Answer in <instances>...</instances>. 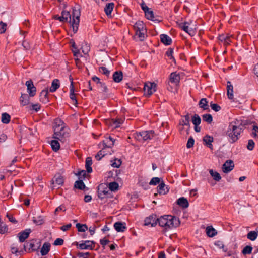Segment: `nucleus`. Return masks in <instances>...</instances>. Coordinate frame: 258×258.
Masks as SVG:
<instances>
[{"mask_svg": "<svg viewBox=\"0 0 258 258\" xmlns=\"http://www.w3.org/2000/svg\"><path fill=\"white\" fill-rule=\"evenodd\" d=\"M157 222L160 227L164 228L166 230L177 227L180 224L178 218L171 215H165L157 218Z\"/></svg>", "mask_w": 258, "mask_h": 258, "instance_id": "1", "label": "nucleus"}, {"mask_svg": "<svg viewBox=\"0 0 258 258\" xmlns=\"http://www.w3.org/2000/svg\"><path fill=\"white\" fill-rule=\"evenodd\" d=\"M39 100L44 104H46L49 102L47 89H43L41 91L39 94Z\"/></svg>", "mask_w": 258, "mask_h": 258, "instance_id": "16", "label": "nucleus"}, {"mask_svg": "<svg viewBox=\"0 0 258 258\" xmlns=\"http://www.w3.org/2000/svg\"><path fill=\"white\" fill-rule=\"evenodd\" d=\"M157 217L156 215L152 214L145 219V225L155 227L157 225Z\"/></svg>", "mask_w": 258, "mask_h": 258, "instance_id": "10", "label": "nucleus"}, {"mask_svg": "<svg viewBox=\"0 0 258 258\" xmlns=\"http://www.w3.org/2000/svg\"><path fill=\"white\" fill-rule=\"evenodd\" d=\"M194 143L195 141L194 138L192 137H189V138H188L187 143L186 144L187 148L188 149L192 148L194 146Z\"/></svg>", "mask_w": 258, "mask_h": 258, "instance_id": "56", "label": "nucleus"}, {"mask_svg": "<svg viewBox=\"0 0 258 258\" xmlns=\"http://www.w3.org/2000/svg\"><path fill=\"white\" fill-rule=\"evenodd\" d=\"M118 188V184L117 182H113L108 184V190L111 191H114L117 190Z\"/></svg>", "mask_w": 258, "mask_h": 258, "instance_id": "42", "label": "nucleus"}, {"mask_svg": "<svg viewBox=\"0 0 258 258\" xmlns=\"http://www.w3.org/2000/svg\"><path fill=\"white\" fill-rule=\"evenodd\" d=\"M179 125L182 126H189V116L188 114L185 115L184 119L181 120L180 122H179Z\"/></svg>", "mask_w": 258, "mask_h": 258, "instance_id": "35", "label": "nucleus"}, {"mask_svg": "<svg viewBox=\"0 0 258 258\" xmlns=\"http://www.w3.org/2000/svg\"><path fill=\"white\" fill-rule=\"evenodd\" d=\"M169 81L174 84H177L179 82V76L176 73H172L169 76Z\"/></svg>", "mask_w": 258, "mask_h": 258, "instance_id": "29", "label": "nucleus"}, {"mask_svg": "<svg viewBox=\"0 0 258 258\" xmlns=\"http://www.w3.org/2000/svg\"><path fill=\"white\" fill-rule=\"evenodd\" d=\"M26 246L28 248L29 250H31L32 251H35L37 250L38 248V247L35 246V243L33 241L27 243Z\"/></svg>", "mask_w": 258, "mask_h": 258, "instance_id": "43", "label": "nucleus"}, {"mask_svg": "<svg viewBox=\"0 0 258 258\" xmlns=\"http://www.w3.org/2000/svg\"><path fill=\"white\" fill-rule=\"evenodd\" d=\"M113 227L117 232H123L126 229L125 223L122 222H115Z\"/></svg>", "mask_w": 258, "mask_h": 258, "instance_id": "15", "label": "nucleus"}, {"mask_svg": "<svg viewBox=\"0 0 258 258\" xmlns=\"http://www.w3.org/2000/svg\"><path fill=\"white\" fill-rule=\"evenodd\" d=\"M75 187L76 188H78L80 190H83L85 188V185L84 182H83L82 180L76 181L75 182Z\"/></svg>", "mask_w": 258, "mask_h": 258, "instance_id": "41", "label": "nucleus"}, {"mask_svg": "<svg viewBox=\"0 0 258 258\" xmlns=\"http://www.w3.org/2000/svg\"><path fill=\"white\" fill-rule=\"evenodd\" d=\"M156 84L155 83H147L144 85V94L150 96L156 91Z\"/></svg>", "mask_w": 258, "mask_h": 258, "instance_id": "7", "label": "nucleus"}, {"mask_svg": "<svg viewBox=\"0 0 258 258\" xmlns=\"http://www.w3.org/2000/svg\"><path fill=\"white\" fill-rule=\"evenodd\" d=\"M218 232L212 226L210 227V237H213L217 235Z\"/></svg>", "mask_w": 258, "mask_h": 258, "instance_id": "64", "label": "nucleus"}, {"mask_svg": "<svg viewBox=\"0 0 258 258\" xmlns=\"http://www.w3.org/2000/svg\"><path fill=\"white\" fill-rule=\"evenodd\" d=\"M70 136V128L61 127L55 128L53 138L59 140L63 143L65 142Z\"/></svg>", "mask_w": 258, "mask_h": 258, "instance_id": "3", "label": "nucleus"}, {"mask_svg": "<svg viewBox=\"0 0 258 258\" xmlns=\"http://www.w3.org/2000/svg\"><path fill=\"white\" fill-rule=\"evenodd\" d=\"M192 122L195 125H199L201 123V118L198 114H195L194 115Z\"/></svg>", "mask_w": 258, "mask_h": 258, "instance_id": "46", "label": "nucleus"}, {"mask_svg": "<svg viewBox=\"0 0 258 258\" xmlns=\"http://www.w3.org/2000/svg\"><path fill=\"white\" fill-rule=\"evenodd\" d=\"M95 244L93 241H84L79 244V247L81 249H93L95 247Z\"/></svg>", "mask_w": 258, "mask_h": 258, "instance_id": "12", "label": "nucleus"}, {"mask_svg": "<svg viewBox=\"0 0 258 258\" xmlns=\"http://www.w3.org/2000/svg\"><path fill=\"white\" fill-rule=\"evenodd\" d=\"M210 175L211 176L214 178V180L216 181H219L221 179L220 174L218 172H213V170L212 169L210 170Z\"/></svg>", "mask_w": 258, "mask_h": 258, "instance_id": "45", "label": "nucleus"}, {"mask_svg": "<svg viewBox=\"0 0 258 258\" xmlns=\"http://www.w3.org/2000/svg\"><path fill=\"white\" fill-rule=\"evenodd\" d=\"M76 227L80 232H85L88 229L86 224H81L79 223L76 224Z\"/></svg>", "mask_w": 258, "mask_h": 258, "instance_id": "40", "label": "nucleus"}, {"mask_svg": "<svg viewBox=\"0 0 258 258\" xmlns=\"http://www.w3.org/2000/svg\"><path fill=\"white\" fill-rule=\"evenodd\" d=\"M51 146L53 150L57 152L60 148V144L57 140H53L51 141Z\"/></svg>", "mask_w": 258, "mask_h": 258, "instance_id": "37", "label": "nucleus"}, {"mask_svg": "<svg viewBox=\"0 0 258 258\" xmlns=\"http://www.w3.org/2000/svg\"><path fill=\"white\" fill-rule=\"evenodd\" d=\"M104 149V148H102V149L99 151L98 153L96 155L95 158L97 160H100L102 158V157H103L105 155V153L103 151Z\"/></svg>", "mask_w": 258, "mask_h": 258, "instance_id": "53", "label": "nucleus"}, {"mask_svg": "<svg viewBox=\"0 0 258 258\" xmlns=\"http://www.w3.org/2000/svg\"><path fill=\"white\" fill-rule=\"evenodd\" d=\"M177 204L183 208H188L189 206L187 199L183 197L179 198L177 201Z\"/></svg>", "mask_w": 258, "mask_h": 258, "instance_id": "24", "label": "nucleus"}, {"mask_svg": "<svg viewBox=\"0 0 258 258\" xmlns=\"http://www.w3.org/2000/svg\"><path fill=\"white\" fill-rule=\"evenodd\" d=\"M161 42L165 45H170L172 43V39L170 37L166 34H161L160 35Z\"/></svg>", "mask_w": 258, "mask_h": 258, "instance_id": "27", "label": "nucleus"}, {"mask_svg": "<svg viewBox=\"0 0 258 258\" xmlns=\"http://www.w3.org/2000/svg\"><path fill=\"white\" fill-rule=\"evenodd\" d=\"M92 159L91 157H87L86 159L85 167L87 173H91L92 171Z\"/></svg>", "mask_w": 258, "mask_h": 258, "instance_id": "33", "label": "nucleus"}, {"mask_svg": "<svg viewBox=\"0 0 258 258\" xmlns=\"http://www.w3.org/2000/svg\"><path fill=\"white\" fill-rule=\"evenodd\" d=\"M73 52L74 53V55L75 57V60L76 63H78L79 62V57H81L82 55L81 54L80 50L77 48V47H74L73 48Z\"/></svg>", "mask_w": 258, "mask_h": 258, "instance_id": "38", "label": "nucleus"}, {"mask_svg": "<svg viewBox=\"0 0 258 258\" xmlns=\"http://www.w3.org/2000/svg\"><path fill=\"white\" fill-rule=\"evenodd\" d=\"M51 247V244L48 242H44L42 246L41 249V254L42 256L46 255L48 252L50 251V247Z\"/></svg>", "mask_w": 258, "mask_h": 258, "instance_id": "20", "label": "nucleus"}, {"mask_svg": "<svg viewBox=\"0 0 258 258\" xmlns=\"http://www.w3.org/2000/svg\"><path fill=\"white\" fill-rule=\"evenodd\" d=\"M173 53V49L170 48L167 50L166 53L167 56L168 57H169L171 59H174V58L172 55Z\"/></svg>", "mask_w": 258, "mask_h": 258, "instance_id": "62", "label": "nucleus"}, {"mask_svg": "<svg viewBox=\"0 0 258 258\" xmlns=\"http://www.w3.org/2000/svg\"><path fill=\"white\" fill-rule=\"evenodd\" d=\"M10 115L6 113H4L1 115V121L3 123L7 124L10 121Z\"/></svg>", "mask_w": 258, "mask_h": 258, "instance_id": "36", "label": "nucleus"}, {"mask_svg": "<svg viewBox=\"0 0 258 258\" xmlns=\"http://www.w3.org/2000/svg\"><path fill=\"white\" fill-rule=\"evenodd\" d=\"M253 248L251 246H246L244 247L242 250V253L244 255L251 254Z\"/></svg>", "mask_w": 258, "mask_h": 258, "instance_id": "48", "label": "nucleus"}, {"mask_svg": "<svg viewBox=\"0 0 258 258\" xmlns=\"http://www.w3.org/2000/svg\"><path fill=\"white\" fill-rule=\"evenodd\" d=\"M107 187H105L100 185L98 187V197L102 200L107 198L109 197V192Z\"/></svg>", "mask_w": 258, "mask_h": 258, "instance_id": "8", "label": "nucleus"}, {"mask_svg": "<svg viewBox=\"0 0 258 258\" xmlns=\"http://www.w3.org/2000/svg\"><path fill=\"white\" fill-rule=\"evenodd\" d=\"M121 164V161L120 160L116 159L111 164L113 167L119 168L120 165Z\"/></svg>", "mask_w": 258, "mask_h": 258, "instance_id": "59", "label": "nucleus"}, {"mask_svg": "<svg viewBox=\"0 0 258 258\" xmlns=\"http://www.w3.org/2000/svg\"><path fill=\"white\" fill-rule=\"evenodd\" d=\"M25 85L27 87V91L30 96L33 97L36 93V88L33 85L32 80H28L26 82Z\"/></svg>", "mask_w": 258, "mask_h": 258, "instance_id": "9", "label": "nucleus"}, {"mask_svg": "<svg viewBox=\"0 0 258 258\" xmlns=\"http://www.w3.org/2000/svg\"><path fill=\"white\" fill-rule=\"evenodd\" d=\"M63 240L62 238H58L54 241L53 244L55 246L62 245L63 244Z\"/></svg>", "mask_w": 258, "mask_h": 258, "instance_id": "60", "label": "nucleus"}, {"mask_svg": "<svg viewBox=\"0 0 258 258\" xmlns=\"http://www.w3.org/2000/svg\"><path fill=\"white\" fill-rule=\"evenodd\" d=\"M61 127L64 128H69L68 126H66L63 121L60 119H55L54 121L53 125V131L55 130V128H61Z\"/></svg>", "mask_w": 258, "mask_h": 258, "instance_id": "19", "label": "nucleus"}, {"mask_svg": "<svg viewBox=\"0 0 258 258\" xmlns=\"http://www.w3.org/2000/svg\"><path fill=\"white\" fill-rule=\"evenodd\" d=\"M75 89L73 84V82L72 80L71 81V85L70 87V99L74 102V104H77V100L75 96V94L74 93Z\"/></svg>", "mask_w": 258, "mask_h": 258, "instance_id": "25", "label": "nucleus"}, {"mask_svg": "<svg viewBox=\"0 0 258 258\" xmlns=\"http://www.w3.org/2000/svg\"><path fill=\"white\" fill-rule=\"evenodd\" d=\"M33 221L38 225H40L44 222L43 218L41 216L33 217Z\"/></svg>", "mask_w": 258, "mask_h": 258, "instance_id": "50", "label": "nucleus"}, {"mask_svg": "<svg viewBox=\"0 0 258 258\" xmlns=\"http://www.w3.org/2000/svg\"><path fill=\"white\" fill-rule=\"evenodd\" d=\"M113 80L116 83H119L122 80L123 75L121 71H116L113 74Z\"/></svg>", "mask_w": 258, "mask_h": 258, "instance_id": "26", "label": "nucleus"}, {"mask_svg": "<svg viewBox=\"0 0 258 258\" xmlns=\"http://www.w3.org/2000/svg\"><path fill=\"white\" fill-rule=\"evenodd\" d=\"M211 108L212 110H214L215 112H218L220 110L221 107L219 105L217 104H212L211 103Z\"/></svg>", "mask_w": 258, "mask_h": 258, "instance_id": "58", "label": "nucleus"}, {"mask_svg": "<svg viewBox=\"0 0 258 258\" xmlns=\"http://www.w3.org/2000/svg\"><path fill=\"white\" fill-rule=\"evenodd\" d=\"M214 244L215 246L218 248L220 249H222V251L227 252V255L228 256H230L231 255V252L227 251V248L226 246H225L223 242L220 240L215 241L214 243Z\"/></svg>", "mask_w": 258, "mask_h": 258, "instance_id": "17", "label": "nucleus"}, {"mask_svg": "<svg viewBox=\"0 0 258 258\" xmlns=\"http://www.w3.org/2000/svg\"><path fill=\"white\" fill-rule=\"evenodd\" d=\"M160 183V178L159 177H153L149 182L150 185H156Z\"/></svg>", "mask_w": 258, "mask_h": 258, "instance_id": "54", "label": "nucleus"}, {"mask_svg": "<svg viewBox=\"0 0 258 258\" xmlns=\"http://www.w3.org/2000/svg\"><path fill=\"white\" fill-rule=\"evenodd\" d=\"M145 16L147 19L153 20L154 18L153 12L150 10L145 12Z\"/></svg>", "mask_w": 258, "mask_h": 258, "instance_id": "51", "label": "nucleus"}, {"mask_svg": "<svg viewBox=\"0 0 258 258\" xmlns=\"http://www.w3.org/2000/svg\"><path fill=\"white\" fill-rule=\"evenodd\" d=\"M114 140L110 136L106 137L104 140L102 141L103 148H111L114 145Z\"/></svg>", "mask_w": 258, "mask_h": 258, "instance_id": "13", "label": "nucleus"}, {"mask_svg": "<svg viewBox=\"0 0 258 258\" xmlns=\"http://www.w3.org/2000/svg\"><path fill=\"white\" fill-rule=\"evenodd\" d=\"M61 16L66 19L67 21H69L71 24V15L69 11L65 10L62 11L61 12Z\"/></svg>", "mask_w": 258, "mask_h": 258, "instance_id": "39", "label": "nucleus"}, {"mask_svg": "<svg viewBox=\"0 0 258 258\" xmlns=\"http://www.w3.org/2000/svg\"><path fill=\"white\" fill-rule=\"evenodd\" d=\"M72 19L71 26L73 28V31L76 33L78 30V27L80 23V11L79 8L74 7L72 12Z\"/></svg>", "mask_w": 258, "mask_h": 258, "instance_id": "4", "label": "nucleus"}, {"mask_svg": "<svg viewBox=\"0 0 258 258\" xmlns=\"http://www.w3.org/2000/svg\"><path fill=\"white\" fill-rule=\"evenodd\" d=\"M8 231V228L6 225L3 222L1 221L0 220V233L4 234L7 232Z\"/></svg>", "mask_w": 258, "mask_h": 258, "instance_id": "47", "label": "nucleus"}, {"mask_svg": "<svg viewBox=\"0 0 258 258\" xmlns=\"http://www.w3.org/2000/svg\"><path fill=\"white\" fill-rule=\"evenodd\" d=\"M122 123V120L120 119H112V125L114 128L119 127L120 125Z\"/></svg>", "mask_w": 258, "mask_h": 258, "instance_id": "52", "label": "nucleus"}, {"mask_svg": "<svg viewBox=\"0 0 258 258\" xmlns=\"http://www.w3.org/2000/svg\"><path fill=\"white\" fill-rule=\"evenodd\" d=\"M233 86L229 81L227 82V95L229 99H233Z\"/></svg>", "mask_w": 258, "mask_h": 258, "instance_id": "22", "label": "nucleus"}, {"mask_svg": "<svg viewBox=\"0 0 258 258\" xmlns=\"http://www.w3.org/2000/svg\"><path fill=\"white\" fill-rule=\"evenodd\" d=\"M98 71L104 75L106 76H108L109 75L110 71L105 67H101L99 68Z\"/></svg>", "mask_w": 258, "mask_h": 258, "instance_id": "49", "label": "nucleus"}, {"mask_svg": "<svg viewBox=\"0 0 258 258\" xmlns=\"http://www.w3.org/2000/svg\"><path fill=\"white\" fill-rule=\"evenodd\" d=\"M30 95L27 94H21L20 102L22 106H25L30 103Z\"/></svg>", "mask_w": 258, "mask_h": 258, "instance_id": "18", "label": "nucleus"}, {"mask_svg": "<svg viewBox=\"0 0 258 258\" xmlns=\"http://www.w3.org/2000/svg\"><path fill=\"white\" fill-rule=\"evenodd\" d=\"M199 107L203 110L208 109V101L205 98L201 99L199 103Z\"/></svg>", "mask_w": 258, "mask_h": 258, "instance_id": "31", "label": "nucleus"}, {"mask_svg": "<svg viewBox=\"0 0 258 258\" xmlns=\"http://www.w3.org/2000/svg\"><path fill=\"white\" fill-rule=\"evenodd\" d=\"M59 87V81L58 79H54L53 80L51 86L49 88V91L51 92H54L58 89Z\"/></svg>", "mask_w": 258, "mask_h": 258, "instance_id": "30", "label": "nucleus"}, {"mask_svg": "<svg viewBox=\"0 0 258 258\" xmlns=\"http://www.w3.org/2000/svg\"><path fill=\"white\" fill-rule=\"evenodd\" d=\"M247 237L250 240L254 241L257 237V232L253 231L249 232L247 234Z\"/></svg>", "mask_w": 258, "mask_h": 258, "instance_id": "44", "label": "nucleus"}, {"mask_svg": "<svg viewBox=\"0 0 258 258\" xmlns=\"http://www.w3.org/2000/svg\"><path fill=\"white\" fill-rule=\"evenodd\" d=\"M154 136L152 130L142 131L134 134L135 139L139 141H145L151 139Z\"/></svg>", "mask_w": 258, "mask_h": 258, "instance_id": "5", "label": "nucleus"}, {"mask_svg": "<svg viewBox=\"0 0 258 258\" xmlns=\"http://www.w3.org/2000/svg\"><path fill=\"white\" fill-rule=\"evenodd\" d=\"M98 87L101 89L104 93L107 94L108 93V89L105 83H100V84L98 85Z\"/></svg>", "mask_w": 258, "mask_h": 258, "instance_id": "55", "label": "nucleus"}, {"mask_svg": "<svg viewBox=\"0 0 258 258\" xmlns=\"http://www.w3.org/2000/svg\"><path fill=\"white\" fill-rule=\"evenodd\" d=\"M254 143L253 140L250 139L248 141V144L247 146V148L248 150L251 151L254 149Z\"/></svg>", "mask_w": 258, "mask_h": 258, "instance_id": "57", "label": "nucleus"}, {"mask_svg": "<svg viewBox=\"0 0 258 258\" xmlns=\"http://www.w3.org/2000/svg\"><path fill=\"white\" fill-rule=\"evenodd\" d=\"M0 26H1V29H0V33L3 34L5 33L6 30V24L5 23H4L3 21L0 22Z\"/></svg>", "mask_w": 258, "mask_h": 258, "instance_id": "61", "label": "nucleus"}, {"mask_svg": "<svg viewBox=\"0 0 258 258\" xmlns=\"http://www.w3.org/2000/svg\"><path fill=\"white\" fill-rule=\"evenodd\" d=\"M252 135L254 138L258 137V127L256 126H253Z\"/></svg>", "mask_w": 258, "mask_h": 258, "instance_id": "63", "label": "nucleus"}, {"mask_svg": "<svg viewBox=\"0 0 258 258\" xmlns=\"http://www.w3.org/2000/svg\"><path fill=\"white\" fill-rule=\"evenodd\" d=\"M157 189L158 192L160 195H165L168 192V189L163 182L160 183L157 187Z\"/></svg>", "mask_w": 258, "mask_h": 258, "instance_id": "23", "label": "nucleus"}, {"mask_svg": "<svg viewBox=\"0 0 258 258\" xmlns=\"http://www.w3.org/2000/svg\"><path fill=\"white\" fill-rule=\"evenodd\" d=\"M234 163L232 160H227L222 165V170L224 173H229L234 168Z\"/></svg>", "mask_w": 258, "mask_h": 258, "instance_id": "11", "label": "nucleus"}, {"mask_svg": "<svg viewBox=\"0 0 258 258\" xmlns=\"http://www.w3.org/2000/svg\"><path fill=\"white\" fill-rule=\"evenodd\" d=\"M182 29L183 31H184L185 32H187L190 36L195 35V32L192 28H189L188 22H184L183 24V26H182Z\"/></svg>", "mask_w": 258, "mask_h": 258, "instance_id": "21", "label": "nucleus"}, {"mask_svg": "<svg viewBox=\"0 0 258 258\" xmlns=\"http://www.w3.org/2000/svg\"><path fill=\"white\" fill-rule=\"evenodd\" d=\"M63 177L59 174H55L52 179V188H59L60 186L63 185Z\"/></svg>", "mask_w": 258, "mask_h": 258, "instance_id": "6", "label": "nucleus"}, {"mask_svg": "<svg viewBox=\"0 0 258 258\" xmlns=\"http://www.w3.org/2000/svg\"><path fill=\"white\" fill-rule=\"evenodd\" d=\"M146 30L136 31V35L138 36L140 40L143 41L146 37Z\"/></svg>", "mask_w": 258, "mask_h": 258, "instance_id": "34", "label": "nucleus"}, {"mask_svg": "<svg viewBox=\"0 0 258 258\" xmlns=\"http://www.w3.org/2000/svg\"><path fill=\"white\" fill-rule=\"evenodd\" d=\"M114 5L113 3H109L107 4L105 7V12L106 15L110 16L111 15L114 8Z\"/></svg>", "mask_w": 258, "mask_h": 258, "instance_id": "32", "label": "nucleus"}, {"mask_svg": "<svg viewBox=\"0 0 258 258\" xmlns=\"http://www.w3.org/2000/svg\"><path fill=\"white\" fill-rule=\"evenodd\" d=\"M134 27L135 31H144V30H146L144 23L142 21L136 22Z\"/></svg>", "mask_w": 258, "mask_h": 258, "instance_id": "28", "label": "nucleus"}, {"mask_svg": "<svg viewBox=\"0 0 258 258\" xmlns=\"http://www.w3.org/2000/svg\"><path fill=\"white\" fill-rule=\"evenodd\" d=\"M243 126L241 121L236 120L232 121L228 126L227 135L232 143L236 142L242 132Z\"/></svg>", "mask_w": 258, "mask_h": 258, "instance_id": "2", "label": "nucleus"}, {"mask_svg": "<svg viewBox=\"0 0 258 258\" xmlns=\"http://www.w3.org/2000/svg\"><path fill=\"white\" fill-rule=\"evenodd\" d=\"M31 232V230L30 229H27L23 232H20L18 234L19 241L20 242L25 241V240L28 237Z\"/></svg>", "mask_w": 258, "mask_h": 258, "instance_id": "14", "label": "nucleus"}]
</instances>
